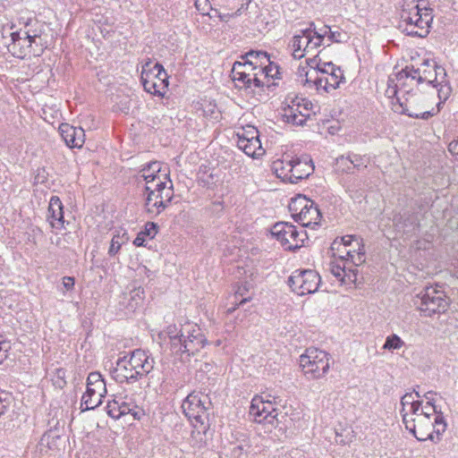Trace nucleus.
I'll use <instances>...</instances> for the list:
<instances>
[{"mask_svg":"<svg viewBox=\"0 0 458 458\" xmlns=\"http://www.w3.org/2000/svg\"><path fill=\"white\" fill-rule=\"evenodd\" d=\"M129 364L127 356H123L117 360L116 366L112 370V377L115 381L123 383L130 379L138 378L139 371L135 370V369Z\"/></svg>","mask_w":458,"mask_h":458,"instance_id":"nucleus-25","label":"nucleus"},{"mask_svg":"<svg viewBox=\"0 0 458 458\" xmlns=\"http://www.w3.org/2000/svg\"><path fill=\"white\" fill-rule=\"evenodd\" d=\"M234 310H235V307H233V308H232V309H229V310H228V312H233Z\"/></svg>","mask_w":458,"mask_h":458,"instance_id":"nucleus-64","label":"nucleus"},{"mask_svg":"<svg viewBox=\"0 0 458 458\" xmlns=\"http://www.w3.org/2000/svg\"><path fill=\"white\" fill-rule=\"evenodd\" d=\"M62 284L66 291H71L74 286V278L72 276H64L62 279Z\"/></svg>","mask_w":458,"mask_h":458,"instance_id":"nucleus-54","label":"nucleus"},{"mask_svg":"<svg viewBox=\"0 0 458 458\" xmlns=\"http://www.w3.org/2000/svg\"><path fill=\"white\" fill-rule=\"evenodd\" d=\"M12 402L11 394L0 389V417L10 408Z\"/></svg>","mask_w":458,"mask_h":458,"instance_id":"nucleus-45","label":"nucleus"},{"mask_svg":"<svg viewBox=\"0 0 458 458\" xmlns=\"http://www.w3.org/2000/svg\"><path fill=\"white\" fill-rule=\"evenodd\" d=\"M250 57H262L268 61V55L266 52L262 51H250L245 55L242 56L243 62L238 61L233 64L235 65V71H244L248 74H253L259 71V66L263 65L264 63L253 62ZM237 74V72H235Z\"/></svg>","mask_w":458,"mask_h":458,"instance_id":"nucleus-23","label":"nucleus"},{"mask_svg":"<svg viewBox=\"0 0 458 458\" xmlns=\"http://www.w3.org/2000/svg\"><path fill=\"white\" fill-rule=\"evenodd\" d=\"M311 63L314 64V66L317 69L318 76L323 74H330L331 72H335V70L341 69L340 67L335 66L331 62L321 63L320 61L318 62L316 58H313V60H311Z\"/></svg>","mask_w":458,"mask_h":458,"instance_id":"nucleus-40","label":"nucleus"},{"mask_svg":"<svg viewBox=\"0 0 458 458\" xmlns=\"http://www.w3.org/2000/svg\"><path fill=\"white\" fill-rule=\"evenodd\" d=\"M11 37L12 43L8 45V51L18 58H25L30 55L39 56L47 48V45L41 44L39 41L38 44L34 45L20 30L12 32Z\"/></svg>","mask_w":458,"mask_h":458,"instance_id":"nucleus-16","label":"nucleus"},{"mask_svg":"<svg viewBox=\"0 0 458 458\" xmlns=\"http://www.w3.org/2000/svg\"><path fill=\"white\" fill-rule=\"evenodd\" d=\"M242 447L239 445L233 449V453L236 454L238 451H241Z\"/></svg>","mask_w":458,"mask_h":458,"instance_id":"nucleus-63","label":"nucleus"},{"mask_svg":"<svg viewBox=\"0 0 458 458\" xmlns=\"http://www.w3.org/2000/svg\"><path fill=\"white\" fill-rule=\"evenodd\" d=\"M127 360L129 365L139 371V377L148 374L154 368V360L140 349L133 351L131 356L127 357Z\"/></svg>","mask_w":458,"mask_h":458,"instance_id":"nucleus-19","label":"nucleus"},{"mask_svg":"<svg viewBox=\"0 0 458 458\" xmlns=\"http://www.w3.org/2000/svg\"><path fill=\"white\" fill-rule=\"evenodd\" d=\"M404 346V342L395 334L390 335L386 337L383 345L384 350L394 351L400 350Z\"/></svg>","mask_w":458,"mask_h":458,"instance_id":"nucleus-39","label":"nucleus"},{"mask_svg":"<svg viewBox=\"0 0 458 458\" xmlns=\"http://www.w3.org/2000/svg\"><path fill=\"white\" fill-rule=\"evenodd\" d=\"M42 28L43 25L36 20H29L25 23L24 30H20L23 36L28 37V39L36 45L37 42L47 45V42L42 38Z\"/></svg>","mask_w":458,"mask_h":458,"instance_id":"nucleus-28","label":"nucleus"},{"mask_svg":"<svg viewBox=\"0 0 458 458\" xmlns=\"http://www.w3.org/2000/svg\"><path fill=\"white\" fill-rule=\"evenodd\" d=\"M346 247V242H344V236L340 239H335L331 244L334 259L347 260V259H349V252Z\"/></svg>","mask_w":458,"mask_h":458,"instance_id":"nucleus-37","label":"nucleus"},{"mask_svg":"<svg viewBox=\"0 0 458 458\" xmlns=\"http://www.w3.org/2000/svg\"><path fill=\"white\" fill-rule=\"evenodd\" d=\"M270 233L285 250L299 249L307 239L306 231L298 230L296 226L286 222L275 224Z\"/></svg>","mask_w":458,"mask_h":458,"instance_id":"nucleus-13","label":"nucleus"},{"mask_svg":"<svg viewBox=\"0 0 458 458\" xmlns=\"http://www.w3.org/2000/svg\"><path fill=\"white\" fill-rule=\"evenodd\" d=\"M344 81V72L342 69H336L330 74H323L320 76L317 75L314 79V83L317 86V89H322L325 91L329 92L330 90L338 88Z\"/></svg>","mask_w":458,"mask_h":458,"instance_id":"nucleus-24","label":"nucleus"},{"mask_svg":"<svg viewBox=\"0 0 458 458\" xmlns=\"http://www.w3.org/2000/svg\"><path fill=\"white\" fill-rule=\"evenodd\" d=\"M289 210L293 219L304 227L318 225L321 220V213L315 203L301 195L292 199Z\"/></svg>","mask_w":458,"mask_h":458,"instance_id":"nucleus-10","label":"nucleus"},{"mask_svg":"<svg viewBox=\"0 0 458 458\" xmlns=\"http://www.w3.org/2000/svg\"><path fill=\"white\" fill-rule=\"evenodd\" d=\"M312 102L304 98H287L284 102L282 116L284 121L293 125H303L315 114Z\"/></svg>","mask_w":458,"mask_h":458,"instance_id":"nucleus-11","label":"nucleus"},{"mask_svg":"<svg viewBox=\"0 0 458 458\" xmlns=\"http://www.w3.org/2000/svg\"><path fill=\"white\" fill-rule=\"evenodd\" d=\"M235 65H233L232 68V79L236 83V86L239 88H246L250 89L254 86V74H248L244 71L239 70L237 71V74L235 73Z\"/></svg>","mask_w":458,"mask_h":458,"instance_id":"nucleus-33","label":"nucleus"},{"mask_svg":"<svg viewBox=\"0 0 458 458\" xmlns=\"http://www.w3.org/2000/svg\"><path fill=\"white\" fill-rule=\"evenodd\" d=\"M235 135L237 137V143L259 138L257 128L250 124L238 128Z\"/></svg>","mask_w":458,"mask_h":458,"instance_id":"nucleus-38","label":"nucleus"},{"mask_svg":"<svg viewBox=\"0 0 458 458\" xmlns=\"http://www.w3.org/2000/svg\"><path fill=\"white\" fill-rule=\"evenodd\" d=\"M239 148H241L247 156L252 158H259L265 154V149L261 145L259 138L254 140H249L246 141H240L237 143Z\"/></svg>","mask_w":458,"mask_h":458,"instance_id":"nucleus-30","label":"nucleus"},{"mask_svg":"<svg viewBox=\"0 0 458 458\" xmlns=\"http://www.w3.org/2000/svg\"><path fill=\"white\" fill-rule=\"evenodd\" d=\"M344 242H346L347 251L349 252V260L352 265L359 267L365 262V249L362 240L354 235L344 236Z\"/></svg>","mask_w":458,"mask_h":458,"instance_id":"nucleus-18","label":"nucleus"},{"mask_svg":"<svg viewBox=\"0 0 458 458\" xmlns=\"http://www.w3.org/2000/svg\"><path fill=\"white\" fill-rule=\"evenodd\" d=\"M320 47L321 35L318 33L314 22H310L307 29L297 30L289 43L293 56L299 60L308 55L318 57L316 53Z\"/></svg>","mask_w":458,"mask_h":458,"instance_id":"nucleus-9","label":"nucleus"},{"mask_svg":"<svg viewBox=\"0 0 458 458\" xmlns=\"http://www.w3.org/2000/svg\"><path fill=\"white\" fill-rule=\"evenodd\" d=\"M137 179L146 182V210L152 215L160 214L174 197L168 168L157 161L151 162L139 171Z\"/></svg>","mask_w":458,"mask_h":458,"instance_id":"nucleus-2","label":"nucleus"},{"mask_svg":"<svg viewBox=\"0 0 458 458\" xmlns=\"http://www.w3.org/2000/svg\"><path fill=\"white\" fill-rule=\"evenodd\" d=\"M288 283L292 290L298 295H305L318 290L320 276L313 270H296L289 277Z\"/></svg>","mask_w":458,"mask_h":458,"instance_id":"nucleus-15","label":"nucleus"},{"mask_svg":"<svg viewBox=\"0 0 458 458\" xmlns=\"http://www.w3.org/2000/svg\"><path fill=\"white\" fill-rule=\"evenodd\" d=\"M293 157H290L287 156L283 159L275 160L272 164L274 173L283 181L290 182V180H292L291 174L293 169Z\"/></svg>","mask_w":458,"mask_h":458,"instance_id":"nucleus-29","label":"nucleus"},{"mask_svg":"<svg viewBox=\"0 0 458 458\" xmlns=\"http://www.w3.org/2000/svg\"><path fill=\"white\" fill-rule=\"evenodd\" d=\"M329 270L341 284H351L357 280V267L349 260L334 259L329 264Z\"/></svg>","mask_w":458,"mask_h":458,"instance_id":"nucleus-17","label":"nucleus"},{"mask_svg":"<svg viewBox=\"0 0 458 458\" xmlns=\"http://www.w3.org/2000/svg\"><path fill=\"white\" fill-rule=\"evenodd\" d=\"M437 394L433 392H428L424 394L423 398H420L422 406L431 405L433 408H437L436 403Z\"/></svg>","mask_w":458,"mask_h":458,"instance_id":"nucleus-50","label":"nucleus"},{"mask_svg":"<svg viewBox=\"0 0 458 458\" xmlns=\"http://www.w3.org/2000/svg\"><path fill=\"white\" fill-rule=\"evenodd\" d=\"M341 437V436H339L338 434H336L335 442H336V443H340V444H344V439H342V438H339V439H338V437Z\"/></svg>","mask_w":458,"mask_h":458,"instance_id":"nucleus-62","label":"nucleus"},{"mask_svg":"<svg viewBox=\"0 0 458 458\" xmlns=\"http://www.w3.org/2000/svg\"><path fill=\"white\" fill-rule=\"evenodd\" d=\"M252 285L248 282H244L237 287L234 293L235 298L242 297L238 305H242L251 299L250 296L244 297L250 291Z\"/></svg>","mask_w":458,"mask_h":458,"instance_id":"nucleus-44","label":"nucleus"},{"mask_svg":"<svg viewBox=\"0 0 458 458\" xmlns=\"http://www.w3.org/2000/svg\"><path fill=\"white\" fill-rule=\"evenodd\" d=\"M192 329L188 330L189 335L186 340H193L194 344H191L193 348V352L197 351L199 348L203 346L204 338L203 335L199 333V329H195L193 326H191Z\"/></svg>","mask_w":458,"mask_h":458,"instance_id":"nucleus-42","label":"nucleus"},{"mask_svg":"<svg viewBox=\"0 0 458 458\" xmlns=\"http://www.w3.org/2000/svg\"><path fill=\"white\" fill-rule=\"evenodd\" d=\"M141 81L144 89L153 95L163 96L168 86L167 74L158 63L147 62L142 65Z\"/></svg>","mask_w":458,"mask_h":458,"instance_id":"nucleus-12","label":"nucleus"},{"mask_svg":"<svg viewBox=\"0 0 458 458\" xmlns=\"http://www.w3.org/2000/svg\"><path fill=\"white\" fill-rule=\"evenodd\" d=\"M123 242H124L123 240V237H121L119 234L114 235L111 240V244L108 250L109 255H115L119 251Z\"/></svg>","mask_w":458,"mask_h":458,"instance_id":"nucleus-48","label":"nucleus"},{"mask_svg":"<svg viewBox=\"0 0 458 458\" xmlns=\"http://www.w3.org/2000/svg\"><path fill=\"white\" fill-rule=\"evenodd\" d=\"M106 393H98L95 390L88 389L81 398V406L84 410H93L102 403V398Z\"/></svg>","mask_w":458,"mask_h":458,"instance_id":"nucleus-31","label":"nucleus"},{"mask_svg":"<svg viewBox=\"0 0 458 458\" xmlns=\"http://www.w3.org/2000/svg\"><path fill=\"white\" fill-rule=\"evenodd\" d=\"M87 388L98 393H106V383L98 372H91L88 376Z\"/></svg>","mask_w":458,"mask_h":458,"instance_id":"nucleus-36","label":"nucleus"},{"mask_svg":"<svg viewBox=\"0 0 458 458\" xmlns=\"http://www.w3.org/2000/svg\"><path fill=\"white\" fill-rule=\"evenodd\" d=\"M403 423L419 441L433 442L440 440L447 426L443 413L431 405L421 407L419 411L404 419Z\"/></svg>","mask_w":458,"mask_h":458,"instance_id":"nucleus-3","label":"nucleus"},{"mask_svg":"<svg viewBox=\"0 0 458 458\" xmlns=\"http://www.w3.org/2000/svg\"><path fill=\"white\" fill-rule=\"evenodd\" d=\"M194 344L193 340H186V337L182 334L181 335L175 337V339H172L167 342V344H170V348L174 352H191L193 353V348L191 344Z\"/></svg>","mask_w":458,"mask_h":458,"instance_id":"nucleus-32","label":"nucleus"},{"mask_svg":"<svg viewBox=\"0 0 458 458\" xmlns=\"http://www.w3.org/2000/svg\"><path fill=\"white\" fill-rule=\"evenodd\" d=\"M300 367L303 375L310 380L326 377L331 366V356L325 351L309 348L300 356Z\"/></svg>","mask_w":458,"mask_h":458,"instance_id":"nucleus-8","label":"nucleus"},{"mask_svg":"<svg viewBox=\"0 0 458 458\" xmlns=\"http://www.w3.org/2000/svg\"><path fill=\"white\" fill-rule=\"evenodd\" d=\"M250 59H251L253 62H258V63L264 62L266 60L262 57H250Z\"/></svg>","mask_w":458,"mask_h":458,"instance_id":"nucleus-60","label":"nucleus"},{"mask_svg":"<svg viewBox=\"0 0 458 458\" xmlns=\"http://www.w3.org/2000/svg\"><path fill=\"white\" fill-rule=\"evenodd\" d=\"M264 64L259 66L258 72L254 74V87L260 88L263 87L267 81L266 80L267 78H275L278 74V67L270 60H265Z\"/></svg>","mask_w":458,"mask_h":458,"instance_id":"nucleus-27","label":"nucleus"},{"mask_svg":"<svg viewBox=\"0 0 458 458\" xmlns=\"http://www.w3.org/2000/svg\"><path fill=\"white\" fill-rule=\"evenodd\" d=\"M47 220L52 228L61 230L64 227L63 205L57 196L49 200Z\"/></svg>","mask_w":458,"mask_h":458,"instance_id":"nucleus-22","label":"nucleus"},{"mask_svg":"<svg viewBox=\"0 0 458 458\" xmlns=\"http://www.w3.org/2000/svg\"><path fill=\"white\" fill-rule=\"evenodd\" d=\"M209 405L210 401L207 394L193 391L183 400L182 408L189 420L203 424Z\"/></svg>","mask_w":458,"mask_h":458,"instance_id":"nucleus-14","label":"nucleus"},{"mask_svg":"<svg viewBox=\"0 0 458 458\" xmlns=\"http://www.w3.org/2000/svg\"><path fill=\"white\" fill-rule=\"evenodd\" d=\"M449 304V299L445 292L435 286L423 288L412 299V306L423 317L444 313L447 310Z\"/></svg>","mask_w":458,"mask_h":458,"instance_id":"nucleus-6","label":"nucleus"},{"mask_svg":"<svg viewBox=\"0 0 458 458\" xmlns=\"http://www.w3.org/2000/svg\"><path fill=\"white\" fill-rule=\"evenodd\" d=\"M65 370L62 368L55 369L54 384L58 387H63L65 385Z\"/></svg>","mask_w":458,"mask_h":458,"instance_id":"nucleus-49","label":"nucleus"},{"mask_svg":"<svg viewBox=\"0 0 458 458\" xmlns=\"http://www.w3.org/2000/svg\"><path fill=\"white\" fill-rule=\"evenodd\" d=\"M141 233L145 236H148L150 239H153L157 233V225L151 222L147 223L144 231Z\"/></svg>","mask_w":458,"mask_h":458,"instance_id":"nucleus-52","label":"nucleus"},{"mask_svg":"<svg viewBox=\"0 0 458 458\" xmlns=\"http://www.w3.org/2000/svg\"><path fill=\"white\" fill-rule=\"evenodd\" d=\"M318 33L321 35V45L323 44L325 38H327L330 42L335 43L344 42L347 38L345 33H343L339 30H332L331 28L327 25H324L322 28H320L318 30Z\"/></svg>","mask_w":458,"mask_h":458,"instance_id":"nucleus-34","label":"nucleus"},{"mask_svg":"<svg viewBox=\"0 0 458 458\" xmlns=\"http://www.w3.org/2000/svg\"><path fill=\"white\" fill-rule=\"evenodd\" d=\"M10 349V344L3 339L0 335V365L7 358V352Z\"/></svg>","mask_w":458,"mask_h":458,"instance_id":"nucleus-51","label":"nucleus"},{"mask_svg":"<svg viewBox=\"0 0 458 458\" xmlns=\"http://www.w3.org/2000/svg\"><path fill=\"white\" fill-rule=\"evenodd\" d=\"M311 60H313V58L309 59L307 65L300 66L298 69L297 74L302 82H314V79L318 75L317 69L314 64L311 63Z\"/></svg>","mask_w":458,"mask_h":458,"instance_id":"nucleus-35","label":"nucleus"},{"mask_svg":"<svg viewBox=\"0 0 458 458\" xmlns=\"http://www.w3.org/2000/svg\"><path fill=\"white\" fill-rule=\"evenodd\" d=\"M448 150L452 155L458 156V139L449 143Z\"/></svg>","mask_w":458,"mask_h":458,"instance_id":"nucleus-56","label":"nucleus"},{"mask_svg":"<svg viewBox=\"0 0 458 458\" xmlns=\"http://www.w3.org/2000/svg\"><path fill=\"white\" fill-rule=\"evenodd\" d=\"M59 131L70 148H81L85 141V132L81 127H73L68 123H63L59 127Z\"/></svg>","mask_w":458,"mask_h":458,"instance_id":"nucleus-20","label":"nucleus"},{"mask_svg":"<svg viewBox=\"0 0 458 458\" xmlns=\"http://www.w3.org/2000/svg\"><path fill=\"white\" fill-rule=\"evenodd\" d=\"M402 410L401 413L403 415V421L404 419L411 417L415 412L419 411L422 407V403L420 402V395L418 392H411L405 394L401 399ZM425 406H423L424 408Z\"/></svg>","mask_w":458,"mask_h":458,"instance_id":"nucleus-26","label":"nucleus"},{"mask_svg":"<svg viewBox=\"0 0 458 458\" xmlns=\"http://www.w3.org/2000/svg\"><path fill=\"white\" fill-rule=\"evenodd\" d=\"M204 367H205V368H204V370H206V371H210V369H211V368H212V365H211V364H209V363H207V362H206V363H204ZM200 369H203V368L201 367V368H200Z\"/></svg>","mask_w":458,"mask_h":458,"instance_id":"nucleus-59","label":"nucleus"},{"mask_svg":"<svg viewBox=\"0 0 458 458\" xmlns=\"http://www.w3.org/2000/svg\"><path fill=\"white\" fill-rule=\"evenodd\" d=\"M181 335V330H179L175 325H170L165 330L158 334V338L163 342V344H167V342L172 339H175V337Z\"/></svg>","mask_w":458,"mask_h":458,"instance_id":"nucleus-41","label":"nucleus"},{"mask_svg":"<svg viewBox=\"0 0 458 458\" xmlns=\"http://www.w3.org/2000/svg\"><path fill=\"white\" fill-rule=\"evenodd\" d=\"M106 411L110 417L114 419L121 418L120 411V397L114 398L112 401H109L106 405Z\"/></svg>","mask_w":458,"mask_h":458,"instance_id":"nucleus-46","label":"nucleus"},{"mask_svg":"<svg viewBox=\"0 0 458 458\" xmlns=\"http://www.w3.org/2000/svg\"><path fill=\"white\" fill-rule=\"evenodd\" d=\"M145 237L146 236L140 232V233H138L137 237L134 239L133 243L136 246H144Z\"/></svg>","mask_w":458,"mask_h":458,"instance_id":"nucleus-57","label":"nucleus"},{"mask_svg":"<svg viewBox=\"0 0 458 458\" xmlns=\"http://www.w3.org/2000/svg\"><path fill=\"white\" fill-rule=\"evenodd\" d=\"M195 6L202 14H208L210 10L208 0H195Z\"/></svg>","mask_w":458,"mask_h":458,"instance_id":"nucleus-53","label":"nucleus"},{"mask_svg":"<svg viewBox=\"0 0 458 458\" xmlns=\"http://www.w3.org/2000/svg\"><path fill=\"white\" fill-rule=\"evenodd\" d=\"M348 160L353 165L354 167L360 168L361 166H367V165L364 164L363 159L358 156H354L352 158H349Z\"/></svg>","mask_w":458,"mask_h":458,"instance_id":"nucleus-55","label":"nucleus"},{"mask_svg":"<svg viewBox=\"0 0 458 458\" xmlns=\"http://www.w3.org/2000/svg\"><path fill=\"white\" fill-rule=\"evenodd\" d=\"M48 439H49V436L44 435L41 437V445H43L45 442H47L48 444Z\"/></svg>","mask_w":458,"mask_h":458,"instance_id":"nucleus-61","label":"nucleus"},{"mask_svg":"<svg viewBox=\"0 0 458 458\" xmlns=\"http://www.w3.org/2000/svg\"><path fill=\"white\" fill-rule=\"evenodd\" d=\"M208 110H206V109H204V110H203L204 114H205V115H210V116H212V114H214V112H215V107H216V106H215V105H213L211 102H208Z\"/></svg>","mask_w":458,"mask_h":458,"instance_id":"nucleus-58","label":"nucleus"},{"mask_svg":"<svg viewBox=\"0 0 458 458\" xmlns=\"http://www.w3.org/2000/svg\"><path fill=\"white\" fill-rule=\"evenodd\" d=\"M292 163V180H290L292 183H297L300 180L307 178L314 171V165L309 157H293Z\"/></svg>","mask_w":458,"mask_h":458,"instance_id":"nucleus-21","label":"nucleus"},{"mask_svg":"<svg viewBox=\"0 0 458 458\" xmlns=\"http://www.w3.org/2000/svg\"><path fill=\"white\" fill-rule=\"evenodd\" d=\"M427 82L437 89L439 98L438 110L448 99L452 89L445 81V71L443 67L437 65L433 60L424 59L416 67L406 66L394 75L389 76L386 95L393 98L400 90L409 91L408 87H417L420 83Z\"/></svg>","mask_w":458,"mask_h":458,"instance_id":"nucleus-1","label":"nucleus"},{"mask_svg":"<svg viewBox=\"0 0 458 458\" xmlns=\"http://www.w3.org/2000/svg\"><path fill=\"white\" fill-rule=\"evenodd\" d=\"M250 415L258 423L267 425L268 430L285 426L286 413L277 409L275 404L263 396H255L250 406Z\"/></svg>","mask_w":458,"mask_h":458,"instance_id":"nucleus-7","label":"nucleus"},{"mask_svg":"<svg viewBox=\"0 0 458 458\" xmlns=\"http://www.w3.org/2000/svg\"><path fill=\"white\" fill-rule=\"evenodd\" d=\"M135 406L131 403H126L122 397H120V411L121 417L129 413H131L134 418H139L138 413L134 411Z\"/></svg>","mask_w":458,"mask_h":458,"instance_id":"nucleus-47","label":"nucleus"},{"mask_svg":"<svg viewBox=\"0 0 458 458\" xmlns=\"http://www.w3.org/2000/svg\"><path fill=\"white\" fill-rule=\"evenodd\" d=\"M144 298V290L140 287L135 288L130 293L129 306L131 309H136L139 305H140L143 302Z\"/></svg>","mask_w":458,"mask_h":458,"instance_id":"nucleus-43","label":"nucleus"},{"mask_svg":"<svg viewBox=\"0 0 458 458\" xmlns=\"http://www.w3.org/2000/svg\"><path fill=\"white\" fill-rule=\"evenodd\" d=\"M400 17L407 35L426 37L434 19L433 9L427 0H401Z\"/></svg>","mask_w":458,"mask_h":458,"instance_id":"nucleus-4","label":"nucleus"},{"mask_svg":"<svg viewBox=\"0 0 458 458\" xmlns=\"http://www.w3.org/2000/svg\"><path fill=\"white\" fill-rule=\"evenodd\" d=\"M415 87H408L409 91L400 90L393 98L396 101L392 102L393 110L395 113L405 114L410 117L428 119L429 117L437 114L438 110V103L437 108L432 107L428 109V105L425 101V97L422 94L414 91Z\"/></svg>","mask_w":458,"mask_h":458,"instance_id":"nucleus-5","label":"nucleus"}]
</instances>
